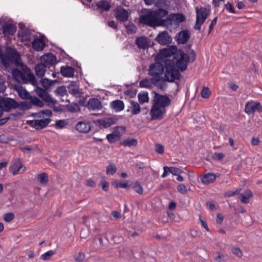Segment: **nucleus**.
I'll return each mask as SVG.
<instances>
[{"mask_svg": "<svg viewBox=\"0 0 262 262\" xmlns=\"http://www.w3.org/2000/svg\"><path fill=\"white\" fill-rule=\"evenodd\" d=\"M16 69H13L12 74L15 80L24 83H30L33 85L36 84L33 74L27 66L20 63Z\"/></svg>", "mask_w": 262, "mask_h": 262, "instance_id": "1", "label": "nucleus"}, {"mask_svg": "<svg viewBox=\"0 0 262 262\" xmlns=\"http://www.w3.org/2000/svg\"><path fill=\"white\" fill-rule=\"evenodd\" d=\"M168 12L166 10L161 9L158 12H149L147 14L140 16L139 21L144 24L148 25L151 27L164 26L163 19L159 18V15L165 16L167 15Z\"/></svg>", "mask_w": 262, "mask_h": 262, "instance_id": "2", "label": "nucleus"}, {"mask_svg": "<svg viewBox=\"0 0 262 262\" xmlns=\"http://www.w3.org/2000/svg\"><path fill=\"white\" fill-rule=\"evenodd\" d=\"M191 56L189 57L188 54L185 53L183 50H179L173 56L171 61H174L175 66L183 72L187 69L190 60L194 61L195 59V54L193 50L191 51Z\"/></svg>", "mask_w": 262, "mask_h": 262, "instance_id": "3", "label": "nucleus"}, {"mask_svg": "<svg viewBox=\"0 0 262 262\" xmlns=\"http://www.w3.org/2000/svg\"><path fill=\"white\" fill-rule=\"evenodd\" d=\"M164 62L165 68L164 80L171 82L176 79H179L181 74L179 71L176 69L174 62L171 59H165Z\"/></svg>", "mask_w": 262, "mask_h": 262, "instance_id": "4", "label": "nucleus"}, {"mask_svg": "<svg viewBox=\"0 0 262 262\" xmlns=\"http://www.w3.org/2000/svg\"><path fill=\"white\" fill-rule=\"evenodd\" d=\"M164 72V66L160 62H156L149 66L148 74L152 77L154 82L158 83L164 80V77L162 76Z\"/></svg>", "mask_w": 262, "mask_h": 262, "instance_id": "5", "label": "nucleus"}, {"mask_svg": "<svg viewBox=\"0 0 262 262\" xmlns=\"http://www.w3.org/2000/svg\"><path fill=\"white\" fill-rule=\"evenodd\" d=\"M20 57L16 50L7 48L5 55L3 56V65L7 68L11 63L19 65L20 63Z\"/></svg>", "mask_w": 262, "mask_h": 262, "instance_id": "6", "label": "nucleus"}, {"mask_svg": "<svg viewBox=\"0 0 262 262\" xmlns=\"http://www.w3.org/2000/svg\"><path fill=\"white\" fill-rule=\"evenodd\" d=\"M196 13V21L193 27L194 30H200L201 26L204 23L209 14V10L205 7L195 8Z\"/></svg>", "mask_w": 262, "mask_h": 262, "instance_id": "7", "label": "nucleus"}, {"mask_svg": "<svg viewBox=\"0 0 262 262\" xmlns=\"http://www.w3.org/2000/svg\"><path fill=\"white\" fill-rule=\"evenodd\" d=\"M27 99L29 100V101H25L18 103V108L20 110H26L30 109L32 105L40 107H43L44 105V103L36 96H32Z\"/></svg>", "mask_w": 262, "mask_h": 262, "instance_id": "8", "label": "nucleus"}, {"mask_svg": "<svg viewBox=\"0 0 262 262\" xmlns=\"http://www.w3.org/2000/svg\"><path fill=\"white\" fill-rule=\"evenodd\" d=\"M154 94L153 104L155 105L165 109V107L170 104L171 100L167 96L160 95L157 93H154Z\"/></svg>", "mask_w": 262, "mask_h": 262, "instance_id": "9", "label": "nucleus"}, {"mask_svg": "<svg viewBox=\"0 0 262 262\" xmlns=\"http://www.w3.org/2000/svg\"><path fill=\"white\" fill-rule=\"evenodd\" d=\"M0 102L5 112H9L11 110L18 108V102L14 99L9 97H2L0 98Z\"/></svg>", "mask_w": 262, "mask_h": 262, "instance_id": "10", "label": "nucleus"}, {"mask_svg": "<svg viewBox=\"0 0 262 262\" xmlns=\"http://www.w3.org/2000/svg\"><path fill=\"white\" fill-rule=\"evenodd\" d=\"M114 15L118 20L125 22L128 20L130 13L127 10L120 6L117 7L114 10Z\"/></svg>", "mask_w": 262, "mask_h": 262, "instance_id": "11", "label": "nucleus"}, {"mask_svg": "<svg viewBox=\"0 0 262 262\" xmlns=\"http://www.w3.org/2000/svg\"><path fill=\"white\" fill-rule=\"evenodd\" d=\"M185 20V17L184 15L180 13L171 14L165 19H163L164 21V26L168 25H172L173 24H179L183 22Z\"/></svg>", "mask_w": 262, "mask_h": 262, "instance_id": "12", "label": "nucleus"}, {"mask_svg": "<svg viewBox=\"0 0 262 262\" xmlns=\"http://www.w3.org/2000/svg\"><path fill=\"white\" fill-rule=\"evenodd\" d=\"M26 170V167L23 166L19 159H15L12 161L10 167V171L13 175L23 173Z\"/></svg>", "mask_w": 262, "mask_h": 262, "instance_id": "13", "label": "nucleus"}, {"mask_svg": "<svg viewBox=\"0 0 262 262\" xmlns=\"http://www.w3.org/2000/svg\"><path fill=\"white\" fill-rule=\"evenodd\" d=\"M166 113V110L159 107L154 104L150 112L151 120L161 119Z\"/></svg>", "mask_w": 262, "mask_h": 262, "instance_id": "14", "label": "nucleus"}, {"mask_svg": "<svg viewBox=\"0 0 262 262\" xmlns=\"http://www.w3.org/2000/svg\"><path fill=\"white\" fill-rule=\"evenodd\" d=\"M155 39L159 44L163 46L170 43L172 40L171 36L167 31L160 32Z\"/></svg>", "mask_w": 262, "mask_h": 262, "instance_id": "15", "label": "nucleus"}, {"mask_svg": "<svg viewBox=\"0 0 262 262\" xmlns=\"http://www.w3.org/2000/svg\"><path fill=\"white\" fill-rule=\"evenodd\" d=\"M36 93L38 96L44 101L54 104L56 103L57 101L53 99L45 90L41 88H37Z\"/></svg>", "mask_w": 262, "mask_h": 262, "instance_id": "16", "label": "nucleus"}, {"mask_svg": "<svg viewBox=\"0 0 262 262\" xmlns=\"http://www.w3.org/2000/svg\"><path fill=\"white\" fill-rule=\"evenodd\" d=\"M50 121L51 119L49 118L36 119L31 121L30 125L36 129H40L47 126Z\"/></svg>", "mask_w": 262, "mask_h": 262, "instance_id": "17", "label": "nucleus"}, {"mask_svg": "<svg viewBox=\"0 0 262 262\" xmlns=\"http://www.w3.org/2000/svg\"><path fill=\"white\" fill-rule=\"evenodd\" d=\"M150 40L148 37L140 36L136 39V43L140 49L145 50L150 47Z\"/></svg>", "mask_w": 262, "mask_h": 262, "instance_id": "18", "label": "nucleus"}, {"mask_svg": "<svg viewBox=\"0 0 262 262\" xmlns=\"http://www.w3.org/2000/svg\"><path fill=\"white\" fill-rule=\"evenodd\" d=\"M86 107L90 110L99 111L102 108V105L98 99L92 98L89 100Z\"/></svg>", "mask_w": 262, "mask_h": 262, "instance_id": "19", "label": "nucleus"}, {"mask_svg": "<svg viewBox=\"0 0 262 262\" xmlns=\"http://www.w3.org/2000/svg\"><path fill=\"white\" fill-rule=\"evenodd\" d=\"M41 62L45 63L47 68H50L56 63V57L53 54H49L42 56L41 58Z\"/></svg>", "mask_w": 262, "mask_h": 262, "instance_id": "20", "label": "nucleus"}, {"mask_svg": "<svg viewBox=\"0 0 262 262\" xmlns=\"http://www.w3.org/2000/svg\"><path fill=\"white\" fill-rule=\"evenodd\" d=\"M117 119L114 117H109L98 120L99 125L100 127L107 128L112 125L116 123Z\"/></svg>", "mask_w": 262, "mask_h": 262, "instance_id": "21", "label": "nucleus"}, {"mask_svg": "<svg viewBox=\"0 0 262 262\" xmlns=\"http://www.w3.org/2000/svg\"><path fill=\"white\" fill-rule=\"evenodd\" d=\"M14 89L17 92L18 96L21 99H27L29 98V97L32 96L30 93L19 84H15L14 86Z\"/></svg>", "mask_w": 262, "mask_h": 262, "instance_id": "22", "label": "nucleus"}, {"mask_svg": "<svg viewBox=\"0 0 262 262\" xmlns=\"http://www.w3.org/2000/svg\"><path fill=\"white\" fill-rule=\"evenodd\" d=\"M76 129L80 133H86L91 129V126L89 122L80 121L76 124Z\"/></svg>", "mask_w": 262, "mask_h": 262, "instance_id": "23", "label": "nucleus"}, {"mask_svg": "<svg viewBox=\"0 0 262 262\" xmlns=\"http://www.w3.org/2000/svg\"><path fill=\"white\" fill-rule=\"evenodd\" d=\"M111 107L116 112H119L123 111L124 108L123 102L121 100H115L113 101L110 104Z\"/></svg>", "mask_w": 262, "mask_h": 262, "instance_id": "24", "label": "nucleus"}, {"mask_svg": "<svg viewBox=\"0 0 262 262\" xmlns=\"http://www.w3.org/2000/svg\"><path fill=\"white\" fill-rule=\"evenodd\" d=\"M190 35L187 30L180 31L178 34L177 41L179 44H184L187 42Z\"/></svg>", "mask_w": 262, "mask_h": 262, "instance_id": "25", "label": "nucleus"}, {"mask_svg": "<svg viewBox=\"0 0 262 262\" xmlns=\"http://www.w3.org/2000/svg\"><path fill=\"white\" fill-rule=\"evenodd\" d=\"M74 69L70 66H62L60 68V73L64 77H72L74 75Z\"/></svg>", "mask_w": 262, "mask_h": 262, "instance_id": "26", "label": "nucleus"}, {"mask_svg": "<svg viewBox=\"0 0 262 262\" xmlns=\"http://www.w3.org/2000/svg\"><path fill=\"white\" fill-rule=\"evenodd\" d=\"M129 103L130 105L128 107V109L127 110V112H129L130 110L133 115L139 114L141 112V108L139 104L133 100H130Z\"/></svg>", "mask_w": 262, "mask_h": 262, "instance_id": "27", "label": "nucleus"}, {"mask_svg": "<svg viewBox=\"0 0 262 262\" xmlns=\"http://www.w3.org/2000/svg\"><path fill=\"white\" fill-rule=\"evenodd\" d=\"M47 68L45 63L41 62L36 64L35 67L36 75L38 77H43L46 71Z\"/></svg>", "mask_w": 262, "mask_h": 262, "instance_id": "28", "label": "nucleus"}, {"mask_svg": "<svg viewBox=\"0 0 262 262\" xmlns=\"http://www.w3.org/2000/svg\"><path fill=\"white\" fill-rule=\"evenodd\" d=\"M216 179V176L212 173H208L204 174L201 178L202 182L205 185L213 182Z\"/></svg>", "mask_w": 262, "mask_h": 262, "instance_id": "29", "label": "nucleus"}, {"mask_svg": "<svg viewBox=\"0 0 262 262\" xmlns=\"http://www.w3.org/2000/svg\"><path fill=\"white\" fill-rule=\"evenodd\" d=\"M15 31L16 28L12 24H6L3 27V34L6 36L13 35Z\"/></svg>", "mask_w": 262, "mask_h": 262, "instance_id": "30", "label": "nucleus"}, {"mask_svg": "<svg viewBox=\"0 0 262 262\" xmlns=\"http://www.w3.org/2000/svg\"><path fill=\"white\" fill-rule=\"evenodd\" d=\"M252 197L253 193L249 189L245 190L244 193L240 194V200L243 203H249L250 199Z\"/></svg>", "mask_w": 262, "mask_h": 262, "instance_id": "31", "label": "nucleus"}, {"mask_svg": "<svg viewBox=\"0 0 262 262\" xmlns=\"http://www.w3.org/2000/svg\"><path fill=\"white\" fill-rule=\"evenodd\" d=\"M18 36L23 41H28L31 39V33L27 29H21L18 32Z\"/></svg>", "mask_w": 262, "mask_h": 262, "instance_id": "32", "label": "nucleus"}, {"mask_svg": "<svg viewBox=\"0 0 262 262\" xmlns=\"http://www.w3.org/2000/svg\"><path fill=\"white\" fill-rule=\"evenodd\" d=\"M158 83L154 82L152 80V77L150 79L144 78L141 80L139 83L140 87L145 88H151L154 84H157Z\"/></svg>", "mask_w": 262, "mask_h": 262, "instance_id": "33", "label": "nucleus"}, {"mask_svg": "<svg viewBox=\"0 0 262 262\" xmlns=\"http://www.w3.org/2000/svg\"><path fill=\"white\" fill-rule=\"evenodd\" d=\"M256 103L254 101L247 102L245 105V112L248 114H253L256 110Z\"/></svg>", "mask_w": 262, "mask_h": 262, "instance_id": "34", "label": "nucleus"}, {"mask_svg": "<svg viewBox=\"0 0 262 262\" xmlns=\"http://www.w3.org/2000/svg\"><path fill=\"white\" fill-rule=\"evenodd\" d=\"M45 43L41 39H35L32 42V46L34 49L37 51H40L43 49Z\"/></svg>", "mask_w": 262, "mask_h": 262, "instance_id": "35", "label": "nucleus"}, {"mask_svg": "<svg viewBox=\"0 0 262 262\" xmlns=\"http://www.w3.org/2000/svg\"><path fill=\"white\" fill-rule=\"evenodd\" d=\"M177 51L176 48L164 49L161 50V54L165 57H171L172 55H175Z\"/></svg>", "mask_w": 262, "mask_h": 262, "instance_id": "36", "label": "nucleus"}, {"mask_svg": "<svg viewBox=\"0 0 262 262\" xmlns=\"http://www.w3.org/2000/svg\"><path fill=\"white\" fill-rule=\"evenodd\" d=\"M138 98L139 101L141 104L148 102L149 101L148 93L146 92L139 93L138 95Z\"/></svg>", "mask_w": 262, "mask_h": 262, "instance_id": "37", "label": "nucleus"}, {"mask_svg": "<svg viewBox=\"0 0 262 262\" xmlns=\"http://www.w3.org/2000/svg\"><path fill=\"white\" fill-rule=\"evenodd\" d=\"M138 141L135 139H127L124 140L121 144L124 146H136L137 145Z\"/></svg>", "mask_w": 262, "mask_h": 262, "instance_id": "38", "label": "nucleus"}, {"mask_svg": "<svg viewBox=\"0 0 262 262\" xmlns=\"http://www.w3.org/2000/svg\"><path fill=\"white\" fill-rule=\"evenodd\" d=\"M97 6L100 9L107 11L110 9L111 5L106 1H101L97 3Z\"/></svg>", "mask_w": 262, "mask_h": 262, "instance_id": "39", "label": "nucleus"}, {"mask_svg": "<svg viewBox=\"0 0 262 262\" xmlns=\"http://www.w3.org/2000/svg\"><path fill=\"white\" fill-rule=\"evenodd\" d=\"M68 89L69 93L71 94L76 95L79 93V88L75 83H72L70 84L68 86Z\"/></svg>", "mask_w": 262, "mask_h": 262, "instance_id": "40", "label": "nucleus"}, {"mask_svg": "<svg viewBox=\"0 0 262 262\" xmlns=\"http://www.w3.org/2000/svg\"><path fill=\"white\" fill-rule=\"evenodd\" d=\"M56 253L54 250H49L40 256V259L44 260L50 259Z\"/></svg>", "mask_w": 262, "mask_h": 262, "instance_id": "41", "label": "nucleus"}, {"mask_svg": "<svg viewBox=\"0 0 262 262\" xmlns=\"http://www.w3.org/2000/svg\"><path fill=\"white\" fill-rule=\"evenodd\" d=\"M67 109L71 113H76L80 110L79 106L76 103H71L67 105Z\"/></svg>", "mask_w": 262, "mask_h": 262, "instance_id": "42", "label": "nucleus"}, {"mask_svg": "<svg viewBox=\"0 0 262 262\" xmlns=\"http://www.w3.org/2000/svg\"><path fill=\"white\" fill-rule=\"evenodd\" d=\"M37 180L41 184H46L48 181V177L46 173L39 174L37 176Z\"/></svg>", "mask_w": 262, "mask_h": 262, "instance_id": "43", "label": "nucleus"}, {"mask_svg": "<svg viewBox=\"0 0 262 262\" xmlns=\"http://www.w3.org/2000/svg\"><path fill=\"white\" fill-rule=\"evenodd\" d=\"M56 81H57L51 80L47 78H42L40 80L42 85L46 88H48L50 86H52Z\"/></svg>", "mask_w": 262, "mask_h": 262, "instance_id": "44", "label": "nucleus"}, {"mask_svg": "<svg viewBox=\"0 0 262 262\" xmlns=\"http://www.w3.org/2000/svg\"><path fill=\"white\" fill-rule=\"evenodd\" d=\"M133 188L137 193L140 194L143 192V188L139 181H137L134 184Z\"/></svg>", "mask_w": 262, "mask_h": 262, "instance_id": "45", "label": "nucleus"}, {"mask_svg": "<svg viewBox=\"0 0 262 262\" xmlns=\"http://www.w3.org/2000/svg\"><path fill=\"white\" fill-rule=\"evenodd\" d=\"M106 139L110 143H115L119 139V135L117 134H110L106 136Z\"/></svg>", "mask_w": 262, "mask_h": 262, "instance_id": "46", "label": "nucleus"}, {"mask_svg": "<svg viewBox=\"0 0 262 262\" xmlns=\"http://www.w3.org/2000/svg\"><path fill=\"white\" fill-rule=\"evenodd\" d=\"M112 185L115 188H127L128 187L127 183L120 182L118 180L115 181L113 182Z\"/></svg>", "mask_w": 262, "mask_h": 262, "instance_id": "47", "label": "nucleus"}, {"mask_svg": "<svg viewBox=\"0 0 262 262\" xmlns=\"http://www.w3.org/2000/svg\"><path fill=\"white\" fill-rule=\"evenodd\" d=\"M117 171V168L113 163L109 164L106 167V173L108 174H114Z\"/></svg>", "mask_w": 262, "mask_h": 262, "instance_id": "48", "label": "nucleus"}, {"mask_svg": "<svg viewBox=\"0 0 262 262\" xmlns=\"http://www.w3.org/2000/svg\"><path fill=\"white\" fill-rule=\"evenodd\" d=\"M125 27L128 33L133 34L137 32V28L136 26L132 23H130L126 25Z\"/></svg>", "mask_w": 262, "mask_h": 262, "instance_id": "49", "label": "nucleus"}, {"mask_svg": "<svg viewBox=\"0 0 262 262\" xmlns=\"http://www.w3.org/2000/svg\"><path fill=\"white\" fill-rule=\"evenodd\" d=\"M211 94V92L208 87H204L201 92V96L203 98H208Z\"/></svg>", "mask_w": 262, "mask_h": 262, "instance_id": "50", "label": "nucleus"}, {"mask_svg": "<svg viewBox=\"0 0 262 262\" xmlns=\"http://www.w3.org/2000/svg\"><path fill=\"white\" fill-rule=\"evenodd\" d=\"M240 191L241 189H236L235 191H228L224 193V196L225 197H231L239 194Z\"/></svg>", "mask_w": 262, "mask_h": 262, "instance_id": "51", "label": "nucleus"}, {"mask_svg": "<svg viewBox=\"0 0 262 262\" xmlns=\"http://www.w3.org/2000/svg\"><path fill=\"white\" fill-rule=\"evenodd\" d=\"M90 232L88 228H83L80 232V237L81 238H86L90 235Z\"/></svg>", "mask_w": 262, "mask_h": 262, "instance_id": "52", "label": "nucleus"}, {"mask_svg": "<svg viewBox=\"0 0 262 262\" xmlns=\"http://www.w3.org/2000/svg\"><path fill=\"white\" fill-rule=\"evenodd\" d=\"M5 80L4 77L0 74V92H4L6 89V86L5 85Z\"/></svg>", "mask_w": 262, "mask_h": 262, "instance_id": "53", "label": "nucleus"}, {"mask_svg": "<svg viewBox=\"0 0 262 262\" xmlns=\"http://www.w3.org/2000/svg\"><path fill=\"white\" fill-rule=\"evenodd\" d=\"M177 189L179 192L183 194H186L188 191L186 187L182 184H179L177 186Z\"/></svg>", "mask_w": 262, "mask_h": 262, "instance_id": "54", "label": "nucleus"}, {"mask_svg": "<svg viewBox=\"0 0 262 262\" xmlns=\"http://www.w3.org/2000/svg\"><path fill=\"white\" fill-rule=\"evenodd\" d=\"M85 258V254L83 253H78L74 255L75 259L78 261L81 262Z\"/></svg>", "mask_w": 262, "mask_h": 262, "instance_id": "55", "label": "nucleus"}, {"mask_svg": "<svg viewBox=\"0 0 262 262\" xmlns=\"http://www.w3.org/2000/svg\"><path fill=\"white\" fill-rule=\"evenodd\" d=\"M14 218V215L13 213L9 212L4 215V219L7 222H10Z\"/></svg>", "mask_w": 262, "mask_h": 262, "instance_id": "56", "label": "nucleus"}, {"mask_svg": "<svg viewBox=\"0 0 262 262\" xmlns=\"http://www.w3.org/2000/svg\"><path fill=\"white\" fill-rule=\"evenodd\" d=\"M171 167V168H170L171 171H170V172L174 176H177V175L181 174L183 172L182 170L179 168H177V167Z\"/></svg>", "mask_w": 262, "mask_h": 262, "instance_id": "57", "label": "nucleus"}, {"mask_svg": "<svg viewBox=\"0 0 262 262\" xmlns=\"http://www.w3.org/2000/svg\"><path fill=\"white\" fill-rule=\"evenodd\" d=\"M155 146H156L155 151L157 153H158L159 154H163L164 151V146L162 145H161L160 144L157 143L155 144Z\"/></svg>", "mask_w": 262, "mask_h": 262, "instance_id": "58", "label": "nucleus"}, {"mask_svg": "<svg viewBox=\"0 0 262 262\" xmlns=\"http://www.w3.org/2000/svg\"><path fill=\"white\" fill-rule=\"evenodd\" d=\"M224 154L222 153L215 152L212 155V158L216 160H222L224 157Z\"/></svg>", "mask_w": 262, "mask_h": 262, "instance_id": "59", "label": "nucleus"}, {"mask_svg": "<svg viewBox=\"0 0 262 262\" xmlns=\"http://www.w3.org/2000/svg\"><path fill=\"white\" fill-rule=\"evenodd\" d=\"M225 8L230 12L232 13H235V11L234 8V7L232 5V4L230 2H228L225 5Z\"/></svg>", "mask_w": 262, "mask_h": 262, "instance_id": "60", "label": "nucleus"}, {"mask_svg": "<svg viewBox=\"0 0 262 262\" xmlns=\"http://www.w3.org/2000/svg\"><path fill=\"white\" fill-rule=\"evenodd\" d=\"M170 168L171 167H168V166H164L163 167V169H164V171H163V174H162L161 177L162 178H165L167 176V175L170 173V171H171L170 170Z\"/></svg>", "mask_w": 262, "mask_h": 262, "instance_id": "61", "label": "nucleus"}, {"mask_svg": "<svg viewBox=\"0 0 262 262\" xmlns=\"http://www.w3.org/2000/svg\"><path fill=\"white\" fill-rule=\"evenodd\" d=\"M56 92L61 96H63L66 93V90L64 87L59 86L56 90Z\"/></svg>", "mask_w": 262, "mask_h": 262, "instance_id": "62", "label": "nucleus"}, {"mask_svg": "<svg viewBox=\"0 0 262 262\" xmlns=\"http://www.w3.org/2000/svg\"><path fill=\"white\" fill-rule=\"evenodd\" d=\"M232 252L237 256L241 257L242 256V252L238 248H233Z\"/></svg>", "mask_w": 262, "mask_h": 262, "instance_id": "63", "label": "nucleus"}, {"mask_svg": "<svg viewBox=\"0 0 262 262\" xmlns=\"http://www.w3.org/2000/svg\"><path fill=\"white\" fill-rule=\"evenodd\" d=\"M101 187L103 190L105 191H107L108 189L109 184L108 182H106L104 180L101 181Z\"/></svg>", "mask_w": 262, "mask_h": 262, "instance_id": "64", "label": "nucleus"}]
</instances>
